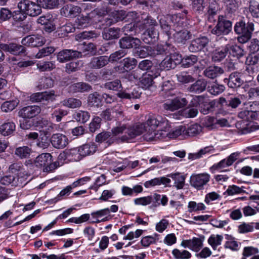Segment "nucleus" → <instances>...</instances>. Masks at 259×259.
Instances as JSON below:
<instances>
[{
  "label": "nucleus",
  "instance_id": "6ab92c4d",
  "mask_svg": "<svg viewBox=\"0 0 259 259\" xmlns=\"http://www.w3.org/2000/svg\"><path fill=\"white\" fill-rule=\"evenodd\" d=\"M40 108L37 106H28L19 112V116L23 118H32L40 112Z\"/></svg>",
  "mask_w": 259,
  "mask_h": 259
},
{
  "label": "nucleus",
  "instance_id": "8fccbe9b",
  "mask_svg": "<svg viewBox=\"0 0 259 259\" xmlns=\"http://www.w3.org/2000/svg\"><path fill=\"white\" fill-rule=\"evenodd\" d=\"M227 53L226 47L216 49L212 53V59L216 61H220L225 58Z\"/></svg>",
  "mask_w": 259,
  "mask_h": 259
},
{
  "label": "nucleus",
  "instance_id": "13d9d810",
  "mask_svg": "<svg viewBox=\"0 0 259 259\" xmlns=\"http://www.w3.org/2000/svg\"><path fill=\"white\" fill-rule=\"evenodd\" d=\"M37 2L45 9H55L59 5L58 0H37Z\"/></svg>",
  "mask_w": 259,
  "mask_h": 259
},
{
  "label": "nucleus",
  "instance_id": "4d7b16f0",
  "mask_svg": "<svg viewBox=\"0 0 259 259\" xmlns=\"http://www.w3.org/2000/svg\"><path fill=\"white\" fill-rule=\"evenodd\" d=\"M99 35V33L94 31H83L76 35L75 39L77 40H81L84 39L95 38Z\"/></svg>",
  "mask_w": 259,
  "mask_h": 259
},
{
  "label": "nucleus",
  "instance_id": "c756f323",
  "mask_svg": "<svg viewBox=\"0 0 259 259\" xmlns=\"http://www.w3.org/2000/svg\"><path fill=\"white\" fill-rule=\"evenodd\" d=\"M225 82H227L228 87L231 88L239 87L243 83L240 73L237 72L232 73L228 79H225Z\"/></svg>",
  "mask_w": 259,
  "mask_h": 259
},
{
  "label": "nucleus",
  "instance_id": "58836bf2",
  "mask_svg": "<svg viewBox=\"0 0 259 259\" xmlns=\"http://www.w3.org/2000/svg\"><path fill=\"white\" fill-rule=\"evenodd\" d=\"M69 91L72 93L88 92L91 90V87L84 82H77L70 85Z\"/></svg>",
  "mask_w": 259,
  "mask_h": 259
},
{
  "label": "nucleus",
  "instance_id": "c9c22d12",
  "mask_svg": "<svg viewBox=\"0 0 259 259\" xmlns=\"http://www.w3.org/2000/svg\"><path fill=\"white\" fill-rule=\"evenodd\" d=\"M206 85L207 83L205 80L199 79L192 84L188 89L190 92L199 94L205 90Z\"/></svg>",
  "mask_w": 259,
  "mask_h": 259
},
{
  "label": "nucleus",
  "instance_id": "2eb2a0df",
  "mask_svg": "<svg viewBox=\"0 0 259 259\" xmlns=\"http://www.w3.org/2000/svg\"><path fill=\"white\" fill-rule=\"evenodd\" d=\"M181 245L184 248L198 252L203 246V240L199 238L193 237L191 239L183 240Z\"/></svg>",
  "mask_w": 259,
  "mask_h": 259
},
{
  "label": "nucleus",
  "instance_id": "7c9ffc66",
  "mask_svg": "<svg viewBox=\"0 0 259 259\" xmlns=\"http://www.w3.org/2000/svg\"><path fill=\"white\" fill-rule=\"evenodd\" d=\"M81 158L88 155L93 154L97 150V147L94 143L84 144L78 147Z\"/></svg>",
  "mask_w": 259,
  "mask_h": 259
},
{
  "label": "nucleus",
  "instance_id": "a211bd4d",
  "mask_svg": "<svg viewBox=\"0 0 259 259\" xmlns=\"http://www.w3.org/2000/svg\"><path fill=\"white\" fill-rule=\"evenodd\" d=\"M110 214V210L108 208L102 209L91 213V223H99L105 222L108 220V217Z\"/></svg>",
  "mask_w": 259,
  "mask_h": 259
},
{
  "label": "nucleus",
  "instance_id": "864d4df0",
  "mask_svg": "<svg viewBox=\"0 0 259 259\" xmlns=\"http://www.w3.org/2000/svg\"><path fill=\"white\" fill-rule=\"evenodd\" d=\"M159 21L161 29L162 30L163 32L164 33L167 35L168 38H170L173 31L171 30L170 27L169 25L168 24L166 20H165V17H161L159 19Z\"/></svg>",
  "mask_w": 259,
  "mask_h": 259
},
{
  "label": "nucleus",
  "instance_id": "49530a36",
  "mask_svg": "<svg viewBox=\"0 0 259 259\" xmlns=\"http://www.w3.org/2000/svg\"><path fill=\"white\" fill-rule=\"evenodd\" d=\"M123 69L125 71H128L133 69L137 64V61L133 58L127 57L121 61Z\"/></svg>",
  "mask_w": 259,
  "mask_h": 259
},
{
  "label": "nucleus",
  "instance_id": "2f4dec72",
  "mask_svg": "<svg viewBox=\"0 0 259 259\" xmlns=\"http://www.w3.org/2000/svg\"><path fill=\"white\" fill-rule=\"evenodd\" d=\"M226 47L227 53L238 59L243 57L245 54L244 50L237 45L227 44Z\"/></svg>",
  "mask_w": 259,
  "mask_h": 259
},
{
  "label": "nucleus",
  "instance_id": "09e8293b",
  "mask_svg": "<svg viewBox=\"0 0 259 259\" xmlns=\"http://www.w3.org/2000/svg\"><path fill=\"white\" fill-rule=\"evenodd\" d=\"M171 253L175 259H189L192 256L191 253L187 250L175 248L172 250Z\"/></svg>",
  "mask_w": 259,
  "mask_h": 259
},
{
  "label": "nucleus",
  "instance_id": "3c124183",
  "mask_svg": "<svg viewBox=\"0 0 259 259\" xmlns=\"http://www.w3.org/2000/svg\"><path fill=\"white\" fill-rule=\"evenodd\" d=\"M202 131L201 126L198 124H193L186 128L185 135L195 136L199 134Z\"/></svg>",
  "mask_w": 259,
  "mask_h": 259
},
{
  "label": "nucleus",
  "instance_id": "7ed1b4c3",
  "mask_svg": "<svg viewBox=\"0 0 259 259\" xmlns=\"http://www.w3.org/2000/svg\"><path fill=\"white\" fill-rule=\"evenodd\" d=\"M52 158L49 153H42L35 158L34 164L37 167H43L44 171H52L60 166V163L58 161L51 163Z\"/></svg>",
  "mask_w": 259,
  "mask_h": 259
},
{
  "label": "nucleus",
  "instance_id": "603ef678",
  "mask_svg": "<svg viewBox=\"0 0 259 259\" xmlns=\"http://www.w3.org/2000/svg\"><path fill=\"white\" fill-rule=\"evenodd\" d=\"M188 211L192 212L193 211H198L204 210L206 209V206L202 202L197 203L194 201L189 202L188 204Z\"/></svg>",
  "mask_w": 259,
  "mask_h": 259
},
{
  "label": "nucleus",
  "instance_id": "0eeeda50",
  "mask_svg": "<svg viewBox=\"0 0 259 259\" xmlns=\"http://www.w3.org/2000/svg\"><path fill=\"white\" fill-rule=\"evenodd\" d=\"M210 180V175L208 173L193 174L190 176V184L197 190H201L204 189Z\"/></svg>",
  "mask_w": 259,
  "mask_h": 259
},
{
  "label": "nucleus",
  "instance_id": "bb28decb",
  "mask_svg": "<svg viewBox=\"0 0 259 259\" xmlns=\"http://www.w3.org/2000/svg\"><path fill=\"white\" fill-rule=\"evenodd\" d=\"M168 123H169L168 122ZM169 125H170V124H169ZM169 128H170V127H169ZM169 130V129L166 131H162L163 132H164L165 133H158V136H159V138H163L166 136H168L170 138H176L177 137L181 135H185V132L186 131V127L183 125H181L177 127L172 131L168 132Z\"/></svg>",
  "mask_w": 259,
  "mask_h": 259
},
{
  "label": "nucleus",
  "instance_id": "a18cd8bd",
  "mask_svg": "<svg viewBox=\"0 0 259 259\" xmlns=\"http://www.w3.org/2000/svg\"><path fill=\"white\" fill-rule=\"evenodd\" d=\"M37 68L41 72L49 71L56 67L54 61H39L36 64Z\"/></svg>",
  "mask_w": 259,
  "mask_h": 259
},
{
  "label": "nucleus",
  "instance_id": "e433bc0d",
  "mask_svg": "<svg viewBox=\"0 0 259 259\" xmlns=\"http://www.w3.org/2000/svg\"><path fill=\"white\" fill-rule=\"evenodd\" d=\"M32 152L31 148L27 146L19 147L15 150V155L20 159L28 158Z\"/></svg>",
  "mask_w": 259,
  "mask_h": 259
},
{
  "label": "nucleus",
  "instance_id": "423d86ee",
  "mask_svg": "<svg viewBox=\"0 0 259 259\" xmlns=\"http://www.w3.org/2000/svg\"><path fill=\"white\" fill-rule=\"evenodd\" d=\"M40 6L39 4H37L29 0L21 1L18 4V8L20 11L33 17L41 13Z\"/></svg>",
  "mask_w": 259,
  "mask_h": 259
},
{
  "label": "nucleus",
  "instance_id": "20e7f679",
  "mask_svg": "<svg viewBox=\"0 0 259 259\" xmlns=\"http://www.w3.org/2000/svg\"><path fill=\"white\" fill-rule=\"evenodd\" d=\"M253 30L254 25L251 22H248L246 25L243 21H239L234 26L235 32L241 35L238 37V41L241 43L247 42L250 38Z\"/></svg>",
  "mask_w": 259,
  "mask_h": 259
},
{
  "label": "nucleus",
  "instance_id": "cd10ccee",
  "mask_svg": "<svg viewBox=\"0 0 259 259\" xmlns=\"http://www.w3.org/2000/svg\"><path fill=\"white\" fill-rule=\"evenodd\" d=\"M167 176L174 181V187L177 190L183 188L186 180V177L184 175L180 172H175L168 174Z\"/></svg>",
  "mask_w": 259,
  "mask_h": 259
},
{
  "label": "nucleus",
  "instance_id": "774afa93",
  "mask_svg": "<svg viewBox=\"0 0 259 259\" xmlns=\"http://www.w3.org/2000/svg\"><path fill=\"white\" fill-rule=\"evenodd\" d=\"M249 12L255 18L259 17V3L255 1H250L249 7Z\"/></svg>",
  "mask_w": 259,
  "mask_h": 259
},
{
  "label": "nucleus",
  "instance_id": "393cba45",
  "mask_svg": "<svg viewBox=\"0 0 259 259\" xmlns=\"http://www.w3.org/2000/svg\"><path fill=\"white\" fill-rule=\"evenodd\" d=\"M0 49L14 55H19L25 51L24 48L22 46L16 44H1Z\"/></svg>",
  "mask_w": 259,
  "mask_h": 259
},
{
  "label": "nucleus",
  "instance_id": "ddd939ff",
  "mask_svg": "<svg viewBox=\"0 0 259 259\" xmlns=\"http://www.w3.org/2000/svg\"><path fill=\"white\" fill-rule=\"evenodd\" d=\"M82 11V9L78 6L72 4L64 6L60 10L62 16L68 18H75L78 16Z\"/></svg>",
  "mask_w": 259,
  "mask_h": 259
},
{
  "label": "nucleus",
  "instance_id": "5fc2aeb1",
  "mask_svg": "<svg viewBox=\"0 0 259 259\" xmlns=\"http://www.w3.org/2000/svg\"><path fill=\"white\" fill-rule=\"evenodd\" d=\"M88 102L90 106L99 107L101 104L100 95L97 92L90 94L88 97Z\"/></svg>",
  "mask_w": 259,
  "mask_h": 259
},
{
  "label": "nucleus",
  "instance_id": "f03ea898",
  "mask_svg": "<svg viewBox=\"0 0 259 259\" xmlns=\"http://www.w3.org/2000/svg\"><path fill=\"white\" fill-rule=\"evenodd\" d=\"M135 30H144V34L150 38L155 39L159 35L158 25L156 20L149 15H143L141 20L136 24L130 23L123 27V31L125 34Z\"/></svg>",
  "mask_w": 259,
  "mask_h": 259
},
{
  "label": "nucleus",
  "instance_id": "a19ab883",
  "mask_svg": "<svg viewBox=\"0 0 259 259\" xmlns=\"http://www.w3.org/2000/svg\"><path fill=\"white\" fill-rule=\"evenodd\" d=\"M41 126L42 129L40 131V133L49 136L51 133L55 131L57 125L48 120H44L41 122Z\"/></svg>",
  "mask_w": 259,
  "mask_h": 259
},
{
  "label": "nucleus",
  "instance_id": "c85d7f7f",
  "mask_svg": "<svg viewBox=\"0 0 259 259\" xmlns=\"http://www.w3.org/2000/svg\"><path fill=\"white\" fill-rule=\"evenodd\" d=\"M178 57V61L180 60L179 56L176 54H170L169 56L166 57L160 63V67L162 69L169 70L176 67L179 61L174 60L175 57Z\"/></svg>",
  "mask_w": 259,
  "mask_h": 259
},
{
  "label": "nucleus",
  "instance_id": "de8ad7c7",
  "mask_svg": "<svg viewBox=\"0 0 259 259\" xmlns=\"http://www.w3.org/2000/svg\"><path fill=\"white\" fill-rule=\"evenodd\" d=\"M74 188L75 187H72V183L70 185L66 186L65 188H64L62 190L60 191L59 194L56 197L50 200V203L51 204L55 203L58 201L61 200L62 199V197L65 195H69L71 192L72 189Z\"/></svg>",
  "mask_w": 259,
  "mask_h": 259
},
{
  "label": "nucleus",
  "instance_id": "5701e85b",
  "mask_svg": "<svg viewBox=\"0 0 259 259\" xmlns=\"http://www.w3.org/2000/svg\"><path fill=\"white\" fill-rule=\"evenodd\" d=\"M53 146L57 149L63 148L68 144V139L61 134H53L51 139Z\"/></svg>",
  "mask_w": 259,
  "mask_h": 259
},
{
  "label": "nucleus",
  "instance_id": "412c9836",
  "mask_svg": "<svg viewBox=\"0 0 259 259\" xmlns=\"http://www.w3.org/2000/svg\"><path fill=\"white\" fill-rule=\"evenodd\" d=\"M160 195L154 194L149 196L137 198L134 199V202L135 205L146 206L152 203H156L159 201Z\"/></svg>",
  "mask_w": 259,
  "mask_h": 259
},
{
  "label": "nucleus",
  "instance_id": "69168bd1",
  "mask_svg": "<svg viewBox=\"0 0 259 259\" xmlns=\"http://www.w3.org/2000/svg\"><path fill=\"white\" fill-rule=\"evenodd\" d=\"M90 115L87 111L79 110L74 115V118L77 121L81 123L87 122L90 118Z\"/></svg>",
  "mask_w": 259,
  "mask_h": 259
},
{
  "label": "nucleus",
  "instance_id": "473e14b6",
  "mask_svg": "<svg viewBox=\"0 0 259 259\" xmlns=\"http://www.w3.org/2000/svg\"><path fill=\"white\" fill-rule=\"evenodd\" d=\"M9 174L1 178L0 182L3 185H8L12 184V186H17L18 185V174L11 172L9 171Z\"/></svg>",
  "mask_w": 259,
  "mask_h": 259
},
{
  "label": "nucleus",
  "instance_id": "f8f14e48",
  "mask_svg": "<svg viewBox=\"0 0 259 259\" xmlns=\"http://www.w3.org/2000/svg\"><path fill=\"white\" fill-rule=\"evenodd\" d=\"M46 42L45 38L41 34H35L27 36L22 39L23 45L38 47L44 45Z\"/></svg>",
  "mask_w": 259,
  "mask_h": 259
},
{
  "label": "nucleus",
  "instance_id": "bf43d9fd",
  "mask_svg": "<svg viewBox=\"0 0 259 259\" xmlns=\"http://www.w3.org/2000/svg\"><path fill=\"white\" fill-rule=\"evenodd\" d=\"M62 103L64 106L71 108H78L81 105V102L79 99L73 98L64 100Z\"/></svg>",
  "mask_w": 259,
  "mask_h": 259
},
{
  "label": "nucleus",
  "instance_id": "052dcab7",
  "mask_svg": "<svg viewBox=\"0 0 259 259\" xmlns=\"http://www.w3.org/2000/svg\"><path fill=\"white\" fill-rule=\"evenodd\" d=\"M128 131L129 127H127L125 124L120 125L112 129V136H119L122 134H123L122 136L128 135Z\"/></svg>",
  "mask_w": 259,
  "mask_h": 259
},
{
  "label": "nucleus",
  "instance_id": "a878e982",
  "mask_svg": "<svg viewBox=\"0 0 259 259\" xmlns=\"http://www.w3.org/2000/svg\"><path fill=\"white\" fill-rule=\"evenodd\" d=\"M175 31V33L173 34L174 38L178 43L185 44L187 40L190 38V33L187 30H179V28H177Z\"/></svg>",
  "mask_w": 259,
  "mask_h": 259
},
{
  "label": "nucleus",
  "instance_id": "9b49d317",
  "mask_svg": "<svg viewBox=\"0 0 259 259\" xmlns=\"http://www.w3.org/2000/svg\"><path fill=\"white\" fill-rule=\"evenodd\" d=\"M99 16L97 10H94L87 14L77 18L76 23L81 27H85L98 20Z\"/></svg>",
  "mask_w": 259,
  "mask_h": 259
},
{
  "label": "nucleus",
  "instance_id": "dca6fc26",
  "mask_svg": "<svg viewBox=\"0 0 259 259\" xmlns=\"http://www.w3.org/2000/svg\"><path fill=\"white\" fill-rule=\"evenodd\" d=\"M207 3L208 4H206V15L208 20L210 22H214V16L220 10V5L216 0H207Z\"/></svg>",
  "mask_w": 259,
  "mask_h": 259
},
{
  "label": "nucleus",
  "instance_id": "b1692460",
  "mask_svg": "<svg viewBox=\"0 0 259 259\" xmlns=\"http://www.w3.org/2000/svg\"><path fill=\"white\" fill-rule=\"evenodd\" d=\"M208 42L206 37H201L193 40L189 47V50L192 52H196L202 49Z\"/></svg>",
  "mask_w": 259,
  "mask_h": 259
},
{
  "label": "nucleus",
  "instance_id": "338daca9",
  "mask_svg": "<svg viewBox=\"0 0 259 259\" xmlns=\"http://www.w3.org/2000/svg\"><path fill=\"white\" fill-rule=\"evenodd\" d=\"M18 102L16 100L5 102L1 106V109L3 112H8L12 111L17 106Z\"/></svg>",
  "mask_w": 259,
  "mask_h": 259
},
{
  "label": "nucleus",
  "instance_id": "f257e3e1",
  "mask_svg": "<svg viewBox=\"0 0 259 259\" xmlns=\"http://www.w3.org/2000/svg\"><path fill=\"white\" fill-rule=\"evenodd\" d=\"M158 127L159 131H166L169 129L168 121L165 116H152L149 117L145 123H139L132 127H129L128 135L121 136V140L125 141L145 132L146 133L144 134V137L146 140H156L159 138V136H158L159 131H155Z\"/></svg>",
  "mask_w": 259,
  "mask_h": 259
},
{
  "label": "nucleus",
  "instance_id": "4c0bfd02",
  "mask_svg": "<svg viewBox=\"0 0 259 259\" xmlns=\"http://www.w3.org/2000/svg\"><path fill=\"white\" fill-rule=\"evenodd\" d=\"M109 62L106 56L94 57L90 63V66L94 68H100L105 66Z\"/></svg>",
  "mask_w": 259,
  "mask_h": 259
},
{
  "label": "nucleus",
  "instance_id": "6e6d98bb",
  "mask_svg": "<svg viewBox=\"0 0 259 259\" xmlns=\"http://www.w3.org/2000/svg\"><path fill=\"white\" fill-rule=\"evenodd\" d=\"M197 61L198 57L195 55L186 56L182 59V65L185 68H188L195 64Z\"/></svg>",
  "mask_w": 259,
  "mask_h": 259
},
{
  "label": "nucleus",
  "instance_id": "680f3d73",
  "mask_svg": "<svg viewBox=\"0 0 259 259\" xmlns=\"http://www.w3.org/2000/svg\"><path fill=\"white\" fill-rule=\"evenodd\" d=\"M49 145L50 140L49 136L40 133L36 143L37 146L42 149H46L49 147Z\"/></svg>",
  "mask_w": 259,
  "mask_h": 259
},
{
  "label": "nucleus",
  "instance_id": "37998d69",
  "mask_svg": "<svg viewBox=\"0 0 259 259\" xmlns=\"http://www.w3.org/2000/svg\"><path fill=\"white\" fill-rule=\"evenodd\" d=\"M223 240V236L219 234H211L207 240L208 243L213 250H216L217 247L221 245Z\"/></svg>",
  "mask_w": 259,
  "mask_h": 259
},
{
  "label": "nucleus",
  "instance_id": "f704fd0d",
  "mask_svg": "<svg viewBox=\"0 0 259 259\" xmlns=\"http://www.w3.org/2000/svg\"><path fill=\"white\" fill-rule=\"evenodd\" d=\"M224 73L223 69L216 66L207 67L204 71V75L210 78H214Z\"/></svg>",
  "mask_w": 259,
  "mask_h": 259
},
{
  "label": "nucleus",
  "instance_id": "79ce46f5",
  "mask_svg": "<svg viewBox=\"0 0 259 259\" xmlns=\"http://www.w3.org/2000/svg\"><path fill=\"white\" fill-rule=\"evenodd\" d=\"M15 124L13 122L5 123L0 126V133L7 136L11 135L15 130Z\"/></svg>",
  "mask_w": 259,
  "mask_h": 259
},
{
  "label": "nucleus",
  "instance_id": "aec40b11",
  "mask_svg": "<svg viewBox=\"0 0 259 259\" xmlns=\"http://www.w3.org/2000/svg\"><path fill=\"white\" fill-rule=\"evenodd\" d=\"M141 41L137 38L126 36L121 38L119 40V45L122 49H137L140 46Z\"/></svg>",
  "mask_w": 259,
  "mask_h": 259
},
{
  "label": "nucleus",
  "instance_id": "39448f33",
  "mask_svg": "<svg viewBox=\"0 0 259 259\" xmlns=\"http://www.w3.org/2000/svg\"><path fill=\"white\" fill-rule=\"evenodd\" d=\"M81 159L79 149L78 147L66 149L61 153L58 157L60 166L65 163L79 161Z\"/></svg>",
  "mask_w": 259,
  "mask_h": 259
},
{
  "label": "nucleus",
  "instance_id": "f3484780",
  "mask_svg": "<svg viewBox=\"0 0 259 259\" xmlns=\"http://www.w3.org/2000/svg\"><path fill=\"white\" fill-rule=\"evenodd\" d=\"M81 56V53L79 51L72 50H64L58 53L57 57L59 62L63 63L70 59L79 58Z\"/></svg>",
  "mask_w": 259,
  "mask_h": 259
},
{
  "label": "nucleus",
  "instance_id": "6e6552de",
  "mask_svg": "<svg viewBox=\"0 0 259 259\" xmlns=\"http://www.w3.org/2000/svg\"><path fill=\"white\" fill-rule=\"evenodd\" d=\"M232 22L223 15L218 17L217 25L212 29V34L218 36L228 34L232 29Z\"/></svg>",
  "mask_w": 259,
  "mask_h": 259
},
{
  "label": "nucleus",
  "instance_id": "0e129e2a",
  "mask_svg": "<svg viewBox=\"0 0 259 259\" xmlns=\"http://www.w3.org/2000/svg\"><path fill=\"white\" fill-rule=\"evenodd\" d=\"M208 90L211 94L217 95L222 93L224 91L225 87L223 85L214 82L208 86Z\"/></svg>",
  "mask_w": 259,
  "mask_h": 259
},
{
  "label": "nucleus",
  "instance_id": "9d476101",
  "mask_svg": "<svg viewBox=\"0 0 259 259\" xmlns=\"http://www.w3.org/2000/svg\"><path fill=\"white\" fill-rule=\"evenodd\" d=\"M187 103L186 98L177 97L166 100L163 104V107L166 110L174 111L184 107Z\"/></svg>",
  "mask_w": 259,
  "mask_h": 259
},
{
  "label": "nucleus",
  "instance_id": "ea45409f",
  "mask_svg": "<svg viewBox=\"0 0 259 259\" xmlns=\"http://www.w3.org/2000/svg\"><path fill=\"white\" fill-rule=\"evenodd\" d=\"M192 8L194 12L199 14L204 12L207 0H192Z\"/></svg>",
  "mask_w": 259,
  "mask_h": 259
},
{
  "label": "nucleus",
  "instance_id": "1a4fd4ad",
  "mask_svg": "<svg viewBox=\"0 0 259 259\" xmlns=\"http://www.w3.org/2000/svg\"><path fill=\"white\" fill-rule=\"evenodd\" d=\"M187 103L186 98L177 97L166 100L163 104V107L166 110L174 111L184 107Z\"/></svg>",
  "mask_w": 259,
  "mask_h": 259
},
{
  "label": "nucleus",
  "instance_id": "e2e57ef3",
  "mask_svg": "<svg viewBox=\"0 0 259 259\" xmlns=\"http://www.w3.org/2000/svg\"><path fill=\"white\" fill-rule=\"evenodd\" d=\"M106 178L104 175H101L95 180L94 184L90 187V189L97 191L98 189L102 186L106 184Z\"/></svg>",
  "mask_w": 259,
  "mask_h": 259
},
{
  "label": "nucleus",
  "instance_id": "4be33fe9",
  "mask_svg": "<svg viewBox=\"0 0 259 259\" xmlns=\"http://www.w3.org/2000/svg\"><path fill=\"white\" fill-rule=\"evenodd\" d=\"M137 49L138 50L135 52V55L141 58L147 57L149 55L161 54L164 52V50H161L160 49V46H157L156 53H153L151 51V48L148 46L141 47L140 48L139 47Z\"/></svg>",
  "mask_w": 259,
  "mask_h": 259
},
{
  "label": "nucleus",
  "instance_id": "4468645a",
  "mask_svg": "<svg viewBox=\"0 0 259 259\" xmlns=\"http://www.w3.org/2000/svg\"><path fill=\"white\" fill-rule=\"evenodd\" d=\"M238 154L235 153L231 154L227 158L224 159L217 163L214 164L210 168V170L213 172L216 170H221L222 169L231 166L237 159Z\"/></svg>",
  "mask_w": 259,
  "mask_h": 259
},
{
  "label": "nucleus",
  "instance_id": "c03bdc74",
  "mask_svg": "<svg viewBox=\"0 0 259 259\" xmlns=\"http://www.w3.org/2000/svg\"><path fill=\"white\" fill-rule=\"evenodd\" d=\"M158 75H155L154 77H156ZM154 77L147 73L144 74L140 79V85L143 89H149L153 84V79Z\"/></svg>",
  "mask_w": 259,
  "mask_h": 259
},
{
  "label": "nucleus",
  "instance_id": "72a5a7b5",
  "mask_svg": "<svg viewBox=\"0 0 259 259\" xmlns=\"http://www.w3.org/2000/svg\"><path fill=\"white\" fill-rule=\"evenodd\" d=\"M102 36L106 40L117 39L120 36V30L114 27L105 28L103 32Z\"/></svg>",
  "mask_w": 259,
  "mask_h": 259
}]
</instances>
